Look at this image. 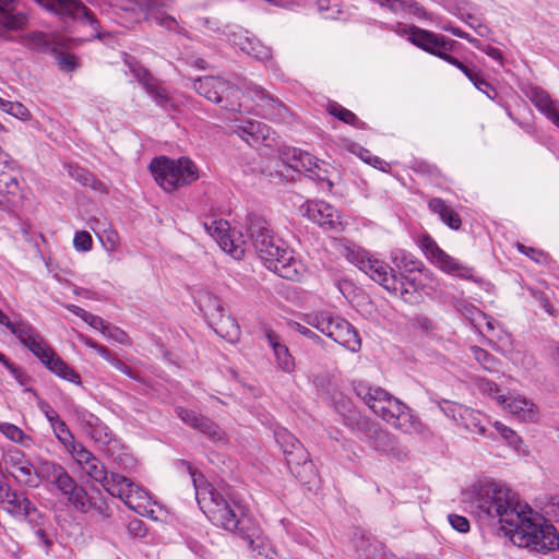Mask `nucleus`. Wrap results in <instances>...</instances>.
Masks as SVG:
<instances>
[{"instance_id":"nucleus-9","label":"nucleus","mask_w":559,"mask_h":559,"mask_svg":"<svg viewBox=\"0 0 559 559\" xmlns=\"http://www.w3.org/2000/svg\"><path fill=\"white\" fill-rule=\"evenodd\" d=\"M107 491L112 497H118L123 503L132 511L141 516L157 520L154 507L150 495L140 486L134 484L130 478L120 475L118 472L110 471V487Z\"/></svg>"},{"instance_id":"nucleus-29","label":"nucleus","mask_w":559,"mask_h":559,"mask_svg":"<svg viewBox=\"0 0 559 559\" xmlns=\"http://www.w3.org/2000/svg\"><path fill=\"white\" fill-rule=\"evenodd\" d=\"M16 519L25 520L32 526H41L45 523V514L28 498L23 501Z\"/></svg>"},{"instance_id":"nucleus-40","label":"nucleus","mask_w":559,"mask_h":559,"mask_svg":"<svg viewBox=\"0 0 559 559\" xmlns=\"http://www.w3.org/2000/svg\"><path fill=\"white\" fill-rule=\"evenodd\" d=\"M74 461L83 468L88 463H95L96 456L87 450L82 443L71 441V448L68 449Z\"/></svg>"},{"instance_id":"nucleus-38","label":"nucleus","mask_w":559,"mask_h":559,"mask_svg":"<svg viewBox=\"0 0 559 559\" xmlns=\"http://www.w3.org/2000/svg\"><path fill=\"white\" fill-rule=\"evenodd\" d=\"M69 504L81 513H88L92 511V498L88 496L85 488L79 484Z\"/></svg>"},{"instance_id":"nucleus-17","label":"nucleus","mask_w":559,"mask_h":559,"mask_svg":"<svg viewBox=\"0 0 559 559\" xmlns=\"http://www.w3.org/2000/svg\"><path fill=\"white\" fill-rule=\"evenodd\" d=\"M275 438L282 448L287 464L290 468L293 465H309V467L312 466L311 463L308 462L309 454L307 450L301 444V442L295 438L294 435H292L286 429H280L275 432Z\"/></svg>"},{"instance_id":"nucleus-7","label":"nucleus","mask_w":559,"mask_h":559,"mask_svg":"<svg viewBox=\"0 0 559 559\" xmlns=\"http://www.w3.org/2000/svg\"><path fill=\"white\" fill-rule=\"evenodd\" d=\"M150 170L155 181L168 192L198 179V169L192 160L186 157L171 159L165 156L154 158Z\"/></svg>"},{"instance_id":"nucleus-15","label":"nucleus","mask_w":559,"mask_h":559,"mask_svg":"<svg viewBox=\"0 0 559 559\" xmlns=\"http://www.w3.org/2000/svg\"><path fill=\"white\" fill-rule=\"evenodd\" d=\"M39 5L47 11L60 16H69L79 19L82 22L92 26L93 29L97 28L98 22L94 15L87 10L82 2L78 0H35Z\"/></svg>"},{"instance_id":"nucleus-41","label":"nucleus","mask_w":559,"mask_h":559,"mask_svg":"<svg viewBox=\"0 0 559 559\" xmlns=\"http://www.w3.org/2000/svg\"><path fill=\"white\" fill-rule=\"evenodd\" d=\"M25 44L32 49L47 51L50 50L51 40L49 36L43 32H34L24 37Z\"/></svg>"},{"instance_id":"nucleus-50","label":"nucleus","mask_w":559,"mask_h":559,"mask_svg":"<svg viewBox=\"0 0 559 559\" xmlns=\"http://www.w3.org/2000/svg\"><path fill=\"white\" fill-rule=\"evenodd\" d=\"M17 340L23 343L24 341H29L31 336L35 335L38 331L33 328L31 324L25 322L11 323V326L8 328Z\"/></svg>"},{"instance_id":"nucleus-1","label":"nucleus","mask_w":559,"mask_h":559,"mask_svg":"<svg viewBox=\"0 0 559 559\" xmlns=\"http://www.w3.org/2000/svg\"><path fill=\"white\" fill-rule=\"evenodd\" d=\"M246 235L264 265L278 276L299 281L304 264L295 258L282 239L275 238L267 221L257 214L247 217Z\"/></svg>"},{"instance_id":"nucleus-27","label":"nucleus","mask_w":559,"mask_h":559,"mask_svg":"<svg viewBox=\"0 0 559 559\" xmlns=\"http://www.w3.org/2000/svg\"><path fill=\"white\" fill-rule=\"evenodd\" d=\"M531 100L547 116L548 119L559 127V112L556 110L550 96L545 91L534 88L532 91Z\"/></svg>"},{"instance_id":"nucleus-21","label":"nucleus","mask_w":559,"mask_h":559,"mask_svg":"<svg viewBox=\"0 0 559 559\" xmlns=\"http://www.w3.org/2000/svg\"><path fill=\"white\" fill-rule=\"evenodd\" d=\"M11 473L19 483L25 486L35 488L39 485L38 466L34 467L22 456H11Z\"/></svg>"},{"instance_id":"nucleus-11","label":"nucleus","mask_w":559,"mask_h":559,"mask_svg":"<svg viewBox=\"0 0 559 559\" xmlns=\"http://www.w3.org/2000/svg\"><path fill=\"white\" fill-rule=\"evenodd\" d=\"M200 302L201 309L204 311L215 333L230 343L238 342L240 328L234 318L223 314L221 299L212 295H206Z\"/></svg>"},{"instance_id":"nucleus-30","label":"nucleus","mask_w":559,"mask_h":559,"mask_svg":"<svg viewBox=\"0 0 559 559\" xmlns=\"http://www.w3.org/2000/svg\"><path fill=\"white\" fill-rule=\"evenodd\" d=\"M95 463H88L82 471L93 480L102 484L107 491V487H110V472L106 469L105 465L97 457Z\"/></svg>"},{"instance_id":"nucleus-13","label":"nucleus","mask_w":559,"mask_h":559,"mask_svg":"<svg viewBox=\"0 0 559 559\" xmlns=\"http://www.w3.org/2000/svg\"><path fill=\"white\" fill-rule=\"evenodd\" d=\"M407 35L412 44L440 59H442L447 52L453 51L456 44V41L443 35L435 34L416 26H411L407 31Z\"/></svg>"},{"instance_id":"nucleus-22","label":"nucleus","mask_w":559,"mask_h":559,"mask_svg":"<svg viewBox=\"0 0 559 559\" xmlns=\"http://www.w3.org/2000/svg\"><path fill=\"white\" fill-rule=\"evenodd\" d=\"M102 449L107 455H112L114 450H118L120 444L116 439L114 432L110 428L104 424L100 418L90 427L86 432Z\"/></svg>"},{"instance_id":"nucleus-42","label":"nucleus","mask_w":559,"mask_h":559,"mask_svg":"<svg viewBox=\"0 0 559 559\" xmlns=\"http://www.w3.org/2000/svg\"><path fill=\"white\" fill-rule=\"evenodd\" d=\"M243 52L259 61H265L271 58L270 48L264 46L255 37L250 41L248 46L243 47Z\"/></svg>"},{"instance_id":"nucleus-59","label":"nucleus","mask_w":559,"mask_h":559,"mask_svg":"<svg viewBox=\"0 0 559 559\" xmlns=\"http://www.w3.org/2000/svg\"><path fill=\"white\" fill-rule=\"evenodd\" d=\"M450 525L460 533H466L469 531V522L465 516L459 514H450L448 516Z\"/></svg>"},{"instance_id":"nucleus-43","label":"nucleus","mask_w":559,"mask_h":559,"mask_svg":"<svg viewBox=\"0 0 559 559\" xmlns=\"http://www.w3.org/2000/svg\"><path fill=\"white\" fill-rule=\"evenodd\" d=\"M223 35L227 36L233 45L238 47L242 52L243 47L248 46L254 38L253 36H250L247 31L240 27H237V29H229V32L224 31Z\"/></svg>"},{"instance_id":"nucleus-34","label":"nucleus","mask_w":559,"mask_h":559,"mask_svg":"<svg viewBox=\"0 0 559 559\" xmlns=\"http://www.w3.org/2000/svg\"><path fill=\"white\" fill-rule=\"evenodd\" d=\"M495 400L499 404L504 405V408L514 415L524 414L530 411V407L532 406L526 399L521 396L504 397L503 395H495Z\"/></svg>"},{"instance_id":"nucleus-20","label":"nucleus","mask_w":559,"mask_h":559,"mask_svg":"<svg viewBox=\"0 0 559 559\" xmlns=\"http://www.w3.org/2000/svg\"><path fill=\"white\" fill-rule=\"evenodd\" d=\"M325 164L320 162L312 154L296 148L294 150L293 164H290L292 168L297 170L304 169L309 174V177L325 180L326 169L323 168Z\"/></svg>"},{"instance_id":"nucleus-47","label":"nucleus","mask_w":559,"mask_h":559,"mask_svg":"<svg viewBox=\"0 0 559 559\" xmlns=\"http://www.w3.org/2000/svg\"><path fill=\"white\" fill-rule=\"evenodd\" d=\"M460 416L463 425L474 431L483 435L485 432V427L480 425L479 415L471 409H461Z\"/></svg>"},{"instance_id":"nucleus-57","label":"nucleus","mask_w":559,"mask_h":559,"mask_svg":"<svg viewBox=\"0 0 559 559\" xmlns=\"http://www.w3.org/2000/svg\"><path fill=\"white\" fill-rule=\"evenodd\" d=\"M92 511H94L102 521H108L112 515V511L105 500H92Z\"/></svg>"},{"instance_id":"nucleus-37","label":"nucleus","mask_w":559,"mask_h":559,"mask_svg":"<svg viewBox=\"0 0 559 559\" xmlns=\"http://www.w3.org/2000/svg\"><path fill=\"white\" fill-rule=\"evenodd\" d=\"M17 174L14 165L11 169L1 170L0 174V194H16L19 192Z\"/></svg>"},{"instance_id":"nucleus-8","label":"nucleus","mask_w":559,"mask_h":559,"mask_svg":"<svg viewBox=\"0 0 559 559\" xmlns=\"http://www.w3.org/2000/svg\"><path fill=\"white\" fill-rule=\"evenodd\" d=\"M305 322L353 353H357L361 347L358 332L341 317L320 311L306 314Z\"/></svg>"},{"instance_id":"nucleus-12","label":"nucleus","mask_w":559,"mask_h":559,"mask_svg":"<svg viewBox=\"0 0 559 559\" xmlns=\"http://www.w3.org/2000/svg\"><path fill=\"white\" fill-rule=\"evenodd\" d=\"M304 214L325 231L341 233L344 230V222L338 210L324 201H307L302 205Z\"/></svg>"},{"instance_id":"nucleus-62","label":"nucleus","mask_w":559,"mask_h":559,"mask_svg":"<svg viewBox=\"0 0 559 559\" xmlns=\"http://www.w3.org/2000/svg\"><path fill=\"white\" fill-rule=\"evenodd\" d=\"M127 530L133 537H142L146 534V527L143 521L134 518L128 522Z\"/></svg>"},{"instance_id":"nucleus-19","label":"nucleus","mask_w":559,"mask_h":559,"mask_svg":"<svg viewBox=\"0 0 559 559\" xmlns=\"http://www.w3.org/2000/svg\"><path fill=\"white\" fill-rule=\"evenodd\" d=\"M206 233L213 237L219 247L235 259H241L245 253V249L241 246L235 243L229 235V224L224 219H214L210 223L203 224Z\"/></svg>"},{"instance_id":"nucleus-56","label":"nucleus","mask_w":559,"mask_h":559,"mask_svg":"<svg viewBox=\"0 0 559 559\" xmlns=\"http://www.w3.org/2000/svg\"><path fill=\"white\" fill-rule=\"evenodd\" d=\"M57 438L64 444L67 449L71 448V441H74L73 436L62 420H58L55 426Z\"/></svg>"},{"instance_id":"nucleus-32","label":"nucleus","mask_w":559,"mask_h":559,"mask_svg":"<svg viewBox=\"0 0 559 559\" xmlns=\"http://www.w3.org/2000/svg\"><path fill=\"white\" fill-rule=\"evenodd\" d=\"M342 417L344 424L355 432H360L366 436L368 431H372L373 423L353 409Z\"/></svg>"},{"instance_id":"nucleus-54","label":"nucleus","mask_w":559,"mask_h":559,"mask_svg":"<svg viewBox=\"0 0 559 559\" xmlns=\"http://www.w3.org/2000/svg\"><path fill=\"white\" fill-rule=\"evenodd\" d=\"M92 237L87 231H76L73 239L74 248L78 251L86 252L92 248Z\"/></svg>"},{"instance_id":"nucleus-64","label":"nucleus","mask_w":559,"mask_h":559,"mask_svg":"<svg viewBox=\"0 0 559 559\" xmlns=\"http://www.w3.org/2000/svg\"><path fill=\"white\" fill-rule=\"evenodd\" d=\"M546 514L551 521L559 523V497H555L546 507Z\"/></svg>"},{"instance_id":"nucleus-31","label":"nucleus","mask_w":559,"mask_h":559,"mask_svg":"<svg viewBox=\"0 0 559 559\" xmlns=\"http://www.w3.org/2000/svg\"><path fill=\"white\" fill-rule=\"evenodd\" d=\"M379 5L388 8L395 14L403 13L406 11L413 12L414 14L420 16L424 13L423 7H420L417 2H406L403 0H373Z\"/></svg>"},{"instance_id":"nucleus-46","label":"nucleus","mask_w":559,"mask_h":559,"mask_svg":"<svg viewBox=\"0 0 559 559\" xmlns=\"http://www.w3.org/2000/svg\"><path fill=\"white\" fill-rule=\"evenodd\" d=\"M471 352L474 358L488 371H495L497 367V359L484 348L472 346Z\"/></svg>"},{"instance_id":"nucleus-25","label":"nucleus","mask_w":559,"mask_h":559,"mask_svg":"<svg viewBox=\"0 0 559 559\" xmlns=\"http://www.w3.org/2000/svg\"><path fill=\"white\" fill-rule=\"evenodd\" d=\"M266 340L274 352L278 367L285 372H290L295 364L287 346L283 344L278 335L272 331L266 332Z\"/></svg>"},{"instance_id":"nucleus-16","label":"nucleus","mask_w":559,"mask_h":559,"mask_svg":"<svg viewBox=\"0 0 559 559\" xmlns=\"http://www.w3.org/2000/svg\"><path fill=\"white\" fill-rule=\"evenodd\" d=\"M248 93L251 94L252 100L261 107L264 118L278 122L289 121L290 114L288 108L278 99L273 98L262 87L258 85L249 86Z\"/></svg>"},{"instance_id":"nucleus-49","label":"nucleus","mask_w":559,"mask_h":559,"mask_svg":"<svg viewBox=\"0 0 559 559\" xmlns=\"http://www.w3.org/2000/svg\"><path fill=\"white\" fill-rule=\"evenodd\" d=\"M328 111L331 115L337 117L341 121L352 124V126L356 124L358 121V118L356 117V115L354 112L340 106L336 103L330 104L328 106Z\"/></svg>"},{"instance_id":"nucleus-45","label":"nucleus","mask_w":559,"mask_h":559,"mask_svg":"<svg viewBox=\"0 0 559 559\" xmlns=\"http://www.w3.org/2000/svg\"><path fill=\"white\" fill-rule=\"evenodd\" d=\"M73 418L85 432H87L90 427L93 426V424L95 425L99 419L96 415L84 407H75L73 409Z\"/></svg>"},{"instance_id":"nucleus-36","label":"nucleus","mask_w":559,"mask_h":559,"mask_svg":"<svg viewBox=\"0 0 559 559\" xmlns=\"http://www.w3.org/2000/svg\"><path fill=\"white\" fill-rule=\"evenodd\" d=\"M245 128L249 129V136L246 142L253 146L269 136V127L260 121L248 120L245 122Z\"/></svg>"},{"instance_id":"nucleus-63","label":"nucleus","mask_w":559,"mask_h":559,"mask_svg":"<svg viewBox=\"0 0 559 559\" xmlns=\"http://www.w3.org/2000/svg\"><path fill=\"white\" fill-rule=\"evenodd\" d=\"M440 218L444 224H447L452 229L457 230L461 227V218L452 207H450L447 214H444Z\"/></svg>"},{"instance_id":"nucleus-4","label":"nucleus","mask_w":559,"mask_h":559,"mask_svg":"<svg viewBox=\"0 0 559 559\" xmlns=\"http://www.w3.org/2000/svg\"><path fill=\"white\" fill-rule=\"evenodd\" d=\"M522 514L510 526H506L504 535L518 547L528 548L538 552H549L559 547V534L556 527L546 522L528 504H524Z\"/></svg>"},{"instance_id":"nucleus-3","label":"nucleus","mask_w":559,"mask_h":559,"mask_svg":"<svg viewBox=\"0 0 559 559\" xmlns=\"http://www.w3.org/2000/svg\"><path fill=\"white\" fill-rule=\"evenodd\" d=\"M188 469L195 489V499L203 513L223 528L242 531L245 510L234 498L218 492L209 484L203 474L188 464Z\"/></svg>"},{"instance_id":"nucleus-39","label":"nucleus","mask_w":559,"mask_h":559,"mask_svg":"<svg viewBox=\"0 0 559 559\" xmlns=\"http://www.w3.org/2000/svg\"><path fill=\"white\" fill-rule=\"evenodd\" d=\"M22 344L27 347L40 361H43L45 358H48V352L52 350V348L45 343L43 336L38 332L31 336L29 341H24Z\"/></svg>"},{"instance_id":"nucleus-18","label":"nucleus","mask_w":559,"mask_h":559,"mask_svg":"<svg viewBox=\"0 0 559 559\" xmlns=\"http://www.w3.org/2000/svg\"><path fill=\"white\" fill-rule=\"evenodd\" d=\"M175 412L191 428L199 430L214 441L223 440V431L210 418L181 406L176 407Z\"/></svg>"},{"instance_id":"nucleus-28","label":"nucleus","mask_w":559,"mask_h":559,"mask_svg":"<svg viewBox=\"0 0 559 559\" xmlns=\"http://www.w3.org/2000/svg\"><path fill=\"white\" fill-rule=\"evenodd\" d=\"M372 431H368L366 437L372 441V447L382 452L392 451L395 447L394 438L386 431L381 430L374 423Z\"/></svg>"},{"instance_id":"nucleus-60","label":"nucleus","mask_w":559,"mask_h":559,"mask_svg":"<svg viewBox=\"0 0 559 559\" xmlns=\"http://www.w3.org/2000/svg\"><path fill=\"white\" fill-rule=\"evenodd\" d=\"M109 456L112 457V463L116 464L119 469H128L134 465V459L127 453L116 454L114 452V454Z\"/></svg>"},{"instance_id":"nucleus-55","label":"nucleus","mask_w":559,"mask_h":559,"mask_svg":"<svg viewBox=\"0 0 559 559\" xmlns=\"http://www.w3.org/2000/svg\"><path fill=\"white\" fill-rule=\"evenodd\" d=\"M392 262L396 267L407 269L408 271H413L415 266H411L409 264H415L414 261L409 259V257L403 250H394L391 254Z\"/></svg>"},{"instance_id":"nucleus-58","label":"nucleus","mask_w":559,"mask_h":559,"mask_svg":"<svg viewBox=\"0 0 559 559\" xmlns=\"http://www.w3.org/2000/svg\"><path fill=\"white\" fill-rule=\"evenodd\" d=\"M476 385L480 392L488 394L493 399L495 395H501L499 386L488 379H477Z\"/></svg>"},{"instance_id":"nucleus-44","label":"nucleus","mask_w":559,"mask_h":559,"mask_svg":"<svg viewBox=\"0 0 559 559\" xmlns=\"http://www.w3.org/2000/svg\"><path fill=\"white\" fill-rule=\"evenodd\" d=\"M223 35L227 36L233 45L238 47L242 52L243 47L248 46L254 38L253 36H250L247 31L240 27H237V29H229V32L224 31Z\"/></svg>"},{"instance_id":"nucleus-52","label":"nucleus","mask_w":559,"mask_h":559,"mask_svg":"<svg viewBox=\"0 0 559 559\" xmlns=\"http://www.w3.org/2000/svg\"><path fill=\"white\" fill-rule=\"evenodd\" d=\"M134 76L139 80V82L145 87L147 92L155 91V79L152 74L144 68L136 67L131 68Z\"/></svg>"},{"instance_id":"nucleus-35","label":"nucleus","mask_w":559,"mask_h":559,"mask_svg":"<svg viewBox=\"0 0 559 559\" xmlns=\"http://www.w3.org/2000/svg\"><path fill=\"white\" fill-rule=\"evenodd\" d=\"M459 310L466 319L471 321L474 326L479 328L481 323L485 322L489 330H493L491 320L486 316L485 312L477 309L475 306L471 304H461Z\"/></svg>"},{"instance_id":"nucleus-6","label":"nucleus","mask_w":559,"mask_h":559,"mask_svg":"<svg viewBox=\"0 0 559 559\" xmlns=\"http://www.w3.org/2000/svg\"><path fill=\"white\" fill-rule=\"evenodd\" d=\"M355 263L372 281L405 301H408V295H413L416 290L412 281L405 276H397L394 270L384 261L369 257L367 253H357Z\"/></svg>"},{"instance_id":"nucleus-61","label":"nucleus","mask_w":559,"mask_h":559,"mask_svg":"<svg viewBox=\"0 0 559 559\" xmlns=\"http://www.w3.org/2000/svg\"><path fill=\"white\" fill-rule=\"evenodd\" d=\"M471 82L478 88L483 90V86H488V83L480 78L479 73L474 69L469 68L468 66L464 64L463 69H460Z\"/></svg>"},{"instance_id":"nucleus-2","label":"nucleus","mask_w":559,"mask_h":559,"mask_svg":"<svg viewBox=\"0 0 559 559\" xmlns=\"http://www.w3.org/2000/svg\"><path fill=\"white\" fill-rule=\"evenodd\" d=\"M462 501L481 519H497L506 532L522 514L525 503L516 500L512 490L498 481H478L463 491Z\"/></svg>"},{"instance_id":"nucleus-53","label":"nucleus","mask_w":559,"mask_h":559,"mask_svg":"<svg viewBox=\"0 0 559 559\" xmlns=\"http://www.w3.org/2000/svg\"><path fill=\"white\" fill-rule=\"evenodd\" d=\"M0 431L10 440L14 442L22 443L23 439L26 438V435L22 429L16 427L13 424L2 423L0 424Z\"/></svg>"},{"instance_id":"nucleus-5","label":"nucleus","mask_w":559,"mask_h":559,"mask_svg":"<svg viewBox=\"0 0 559 559\" xmlns=\"http://www.w3.org/2000/svg\"><path fill=\"white\" fill-rule=\"evenodd\" d=\"M355 392L377 416L395 429L404 433L419 430V421L414 417L411 408L384 389L358 383Z\"/></svg>"},{"instance_id":"nucleus-23","label":"nucleus","mask_w":559,"mask_h":559,"mask_svg":"<svg viewBox=\"0 0 559 559\" xmlns=\"http://www.w3.org/2000/svg\"><path fill=\"white\" fill-rule=\"evenodd\" d=\"M48 358L41 362L56 376L62 378L71 383L81 384L80 374L70 367L53 349L48 352Z\"/></svg>"},{"instance_id":"nucleus-48","label":"nucleus","mask_w":559,"mask_h":559,"mask_svg":"<svg viewBox=\"0 0 559 559\" xmlns=\"http://www.w3.org/2000/svg\"><path fill=\"white\" fill-rule=\"evenodd\" d=\"M150 11L151 21L154 22L156 25L164 27L168 31L179 32V24L175 17L167 15L163 12H153L152 9H150Z\"/></svg>"},{"instance_id":"nucleus-26","label":"nucleus","mask_w":559,"mask_h":559,"mask_svg":"<svg viewBox=\"0 0 559 559\" xmlns=\"http://www.w3.org/2000/svg\"><path fill=\"white\" fill-rule=\"evenodd\" d=\"M27 22L26 14L14 12L13 0H0V24L9 29H19Z\"/></svg>"},{"instance_id":"nucleus-33","label":"nucleus","mask_w":559,"mask_h":559,"mask_svg":"<svg viewBox=\"0 0 559 559\" xmlns=\"http://www.w3.org/2000/svg\"><path fill=\"white\" fill-rule=\"evenodd\" d=\"M27 498L28 497L25 492L16 491L10 488L8 492L4 493L3 501H0V504L3 506V510L5 512L15 518L22 508L23 501H25Z\"/></svg>"},{"instance_id":"nucleus-24","label":"nucleus","mask_w":559,"mask_h":559,"mask_svg":"<svg viewBox=\"0 0 559 559\" xmlns=\"http://www.w3.org/2000/svg\"><path fill=\"white\" fill-rule=\"evenodd\" d=\"M71 475L67 469L59 463L43 460L38 463V478L40 481H46L58 488L62 485Z\"/></svg>"},{"instance_id":"nucleus-14","label":"nucleus","mask_w":559,"mask_h":559,"mask_svg":"<svg viewBox=\"0 0 559 559\" xmlns=\"http://www.w3.org/2000/svg\"><path fill=\"white\" fill-rule=\"evenodd\" d=\"M421 247L426 257L443 272L463 278L472 277V270L445 253L430 236L423 237Z\"/></svg>"},{"instance_id":"nucleus-51","label":"nucleus","mask_w":559,"mask_h":559,"mask_svg":"<svg viewBox=\"0 0 559 559\" xmlns=\"http://www.w3.org/2000/svg\"><path fill=\"white\" fill-rule=\"evenodd\" d=\"M332 404L335 411L341 415H346V413L353 409V404L349 397L344 395L342 392H334L332 395Z\"/></svg>"},{"instance_id":"nucleus-10","label":"nucleus","mask_w":559,"mask_h":559,"mask_svg":"<svg viewBox=\"0 0 559 559\" xmlns=\"http://www.w3.org/2000/svg\"><path fill=\"white\" fill-rule=\"evenodd\" d=\"M193 88L210 102L221 104L222 108L239 111L241 91L221 76H204L193 82Z\"/></svg>"}]
</instances>
